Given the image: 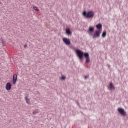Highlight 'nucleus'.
Returning <instances> with one entry per match:
<instances>
[{"mask_svg": "<svg viewBox=\"0 0 128 128\" xmlns=\"http://www.w3.org/2000/svg\"><path fill=\"white\" fill-rule=\"evenodd\" d=\"M33 114H36V112H33Z\"/></svg>", "mask_w": 128, "mask_h": 128, "instance_id": "nucleus-18", "label": "nucleus"}, {"mask_svg": "<svg viewBox=\"0 0 128 128\" xmlns=\"http://www.w3.org/2000/svg\"><path fill=\"white\" fill-rule=\"evenodd\" d=\"M77 104H78V102H77Z\"/></svg>", "mask_w": 128, "mask_h": 128, "instance_id": "nucleus-20", "label": "nucleus"}, {"mask_svg": "<svg viewBox=\"0 0 128 128\" xmlns=\"http://www.w3.org/2000/svg\"><path fill=\"white\" fill-rule=\"evenodd\" d=\"M25 100H26L27 104H30V100H28V96L25 97Z\"/></svg>", "mask_w": 128, "mask_h": 128, "instance_id": "nucleus-14", "label": "nucleus"}, {"mask_svg": "<svg viewBox=\"0 0 128 128\" xmlns=\"http://www.w3.org/2000/svg\"><path fill=\"white\" fill-rule=\"evenodd\" d=\"M96 28L99 30H100L102 28V24H98L96 25Z\"/></svg>", "mask_w": 128, "mask_h": 128, "instance_id": "nucleus-9", "label": "nucleus"}, {"mask_svg": "<svg viewBox=\"0 0 128 128\" xmlns=\"http://www.w3.org/2000/svg\"><path fill=\"white\" fill-rule=\"evenodd\" d=\"M94 32V27H90L88 30V34H92Z\"/></svg>", "mask_w": 128, "mask_h": 128, "instance_id": "nucleus-8", "label": "nucleus"}, {"mask_svg": "<svg viewBox=\"0 0 128 128\" xmlns=\"http://www.w3.org/2000/svg\"><path fill=\"white\" fill-rule=\"evenodd\" d=\"M34 10H36V12H40V10H38V8L36 6H34Z\"/></svg>", "mask_w": 128, "mask_h": 128, "instance_id": "nucleus-13", "label": "nucleus"}, {"mask_svg": "<svg viewBox=\"0 0 128 128\" xmlns=\"http://www.w3.org/2000/svg\"><path fill=\"white\" fill-rule=\"evenodd\" d=\"M72 49L76 51V52L81 62H82L84 58H86V64H90V54L88 52H84L76 48L75 47H72Z\"/></svg>", "mask_w": 128, "mask_h": 128, "instance_id": "nucleus-1", "label": "nucleus"}, {"mask_svg": "<svg viewBox=\"0 0 128 128\" xmlns=\"http://www.w3.org/2000/svg\"><path fill=\"white\" fill-rule=\"evenodd\" d=\"M83 16L86 18H92L94 16V12L92 11H90L88 12L84 11L83 12Z\"/></svg>", "mask_w": 128, "mask_h": 128, "instance_id": "nucleus-2", "label": "nucleus"}, {"mask_svg": "<svg viewBox=\"0 0 128 128\" xmlns=\"http://www.w3.org/2000/svg\"><path fill=\"white\" fill-rule=\"evenodd\" d=\"M6 90H12V84L9 82L6 84Z\"/></svg>", "mask_w": 128, "mask_h": 128, "instance_id": "nucleus-7", "label": "nucleus"}, {"mask_svg": "<svg viewBox=\"0 0 128 128\" xmlns=\"http://www.w3.org/2000/svg\"><path fill=\"white\" fill-rule=\"evenodd\" d=\"M66 34H68V36H70L72 35V31H70V29L68 28L66 30Z\"/></svg>", "mask_w": 128, "mask_h": 128, "instance_id": "nucleus-10", "label": "nucleus"}, {"mask_svg": "<svg viewBox=\"0 0 128 128\" xmlns=\"http://www.w3.org/2000/svg\"><path fill=\"white\" fill-rule=\"evenodd\" d=\"M63 42L66 44V46H70V39H68L66 38H64L63 39Z\"/></svg>", "mask_w": 128, "mask_h": 128, "instance_id": "nucleus-5", "label": "nucleus"}, {"mask_svg": "<svg viewBox=\"0 0 128 128\" xmlns=\"http://www.w3.org/2000/svg\"><path fill=\"white\" fill-rule=\"evenodd\" d=\"M24 48H28V45L25 44V45L24 46Z\"/></svg>", "mask_w": 128, "mask_h": 128, "instance_id": "nucleus-17", "label": "nucleus"}, {"mask_svg": "<svg viewBox=\"0 0 128 128\" xmlns=\"http://www.w3.org/2000/svg\"><path fill=\"white\" fill-rule=\"evenodd\" d=\"M0 4H2V2H0Z\"/></svg>", "mask_w": 128, "mask_h": 128, "instance_id": "nucleus-21", "label": "nucleus"}, {"mask_svg": "<svg viewBox=\"0 0 128 128\" xmlns=\"http://www.w3.org/2000/svg\"><path fill=\"white\" fill-rule=\"evenodd\" d=\"M102 34V30H96L95 32L94 36H92L93 38H100V34Z\"/></svg>", "mask_w": 128, "mask_h": 128, "instance_id": "nucleus-4", "label": "nucleus"}, {"mask_svg": "<svg viewBox=\"0 0 128 128\" xmlns=\"http://www.w3.org/2000/svg\"><path fill=\"white\" fill-rule=\"evenodd\" d=\"M13 84H16V82H18V74H14L13 76Z\"/></svg>", "mask_w": 128, "mask_h": 128, "instance_id": "nucleus-6", "label": "nucleus"}, {"mask_svg": "<svg viewBox=\"0 0 128 128\" xmlns=\"http://www.w3.org/2000/svg\"><path fill=\"white\" fill-rule=\"evenodd\" d=\"M106 31H104L102 34V38H106Z\"/></svg>", "mask_w": 128, "mask_h": 128, "instance_id": "nucleus-11", "label": "nucleus"}, {"mask_svg": "<svg viewBox=\"0 0 128 128\" xmlns=\"http://www.w3.org/2000/svg\"><path fill=\"white\" fill-rule=\"evenodd\" d=\"M110 86L111 90H116V88H114V84H112V83H110Z\"/></svg>", "mask_w": 128, "mask_h": 128, "instance_id": "nucleus-12", "label": "nucleus"}, {"mask_svg": "<svg viewBox=\"0 0 128 128\" xmlns=\"http://www.w3.org/2000/svg\"><path fill=\"white\" fill-rule=\"evenodd\" d=\"M66 76H62L61 78V80H66Z\"/></svg>", "mask_w": 128, "mask_h": 128, "instance_id": "nucleus-15", "label": "nucleus"}, {"mask_svg": "<svg viewBox=\"0 0 128 128\" xmlns=\"http://www.w3.org/2000/svg\"><path fill=\"white\" fill-rule=\"evenodd\" d=\"M108 67L110 68V65H108Z\"/></svg>", "mask_w": 128, "mask_h": 128, "instance_id": "nucleus-19", "label": "nucleus"}, {"mask_svg": "<svg viewBox=\"0 0 128 128\" xmlns=\"http://www.w3.org/2000/svg\"><path fill=\"white\" fill-rule=\"evenodd\" d=\"M118 112L122 116H126V112L124 109L122 108H118Z\"/></svg>", "mask_w": 128, "mask_h": 128, "instance_id": "nucleus-3", "label": "nucleus"}, {"mask_svg": "<svg viewBox=\"0 0 128 128\" xmlns=\"http://www.w3.org/2000/svg\"><path fill=\"white\" fill-rule=\"evenodd\" d=\"M88 78H89V76H84V79L85 80H88Z\"/></svg>", "mask_w": 128, "mask_h": 128, "instance_id": "nucleus-16", "label": "nucleus"}]
</instances>
